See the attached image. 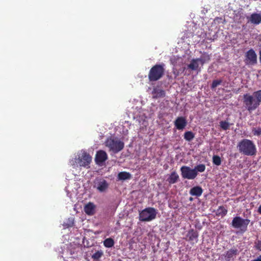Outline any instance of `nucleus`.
Here are the masks:
<instances>
[{
  "label": "nucleus",
  "instance_id": "f257e3e1",
  "mask_svg": "<svg viewBox=\"0 0 261 261\" xmlns=\"http://www.w3.org/2000/svg\"><path fill=\"white\" fill-rule=\"evenodd\" d=\"M243 102L249 113L255 111L261 103V90L254 91L252 95L249 93L244 94Z\"/></svg>",
  "mask_w": 261,
  "mask_h": 261
},
{
  "label": "nucleus",
  "instance_id": "f03ea898",
  "mask_svg": "<svg viewBox=\"0 0 261 261\" xmlns=\"http://www.w3.org/2000/svg\"><path fill=\"white\" fill-rule=\"evenodd\" d=\"M237 148L239 152L245 155L254 156L257 152L256 147L254 142L247 139L240 141L238 144Z\"/></svg>",
  "mask_w": 261,
  "mask_h": 261
},
{
  "label": "nucleus",
  "instance_id": "7ed1b4c3",
  "mask_svg": "<svg viewBox=\"0 0 261 261\" xmlns=\"http://www.w3.org/2000/svg\"><path fill=\"white\" fill-rule=\"evenodd\" d=\"M165 64H156L150 69L148 77L150 82H155L160 80L164 75L165 69Z\"/></svg>",
  "mask_w": 261,
  "mask_h": 261
},
{
  "label": "nucleus",
  "instance_id": "20e7f679",
  "mask_svg": "<svg viewBox=\"0 0 261 261\" xmlns=\"http://www.w3.org/2000/svg\"><path fill=\"white\" fill-rule=\"evenodd\" d=\"M249 222V219H243L241 217L237 216L233 218L231 226L234 228L239 229L240 232L243 233L247 231Z\"/></svg>",
  "mask_w": 261,
  "mask_h": 261
},
{
  "label": "nucleus",
  "instance_id": "39448f33",
  "mask_svg": "<svg viewBox=\"0 0 261 261\" xmlns=\"http://www.w3.org/2000/svg\"><path fill=\"white\" fill-rule=\"evenodd\" d=\"M157 212L153 207H147L142 210L139 214V220L142 222L150 221L156 217Z\"/></svg>",
  "mask_w": 261,
  "mask_h": 261
},
{
  "label": "nucleus",
  "instance_id": "423d86ee",
  "mask_svg": "<svg viewBox=\"0 0 261 261\" xmlns=\"http://www.w3.org/2000/svg\"><path fill=\"white\" fill-rule=\"evenodd\" d=\"M106 146L110 150L114 153H117L124 148V143L122 141L115 140L111 138H108L105 142Z\"/></svg>",
  "mask_w": 261,
  "mask_h": 261
},
{
  "label": "nucleus",
  "instance_id": "0eeeda50",
  "mask_svg": "<svg viewBox=\"0 0 261 261\" xmlns=\"http://www.w3.org/2000/svg\"><path fill=\"white\" fill-rule=\"evenodd\" d=\"M181 174L182 177L185 179H195L198 173L196 170L191 169L190 167L183 166L180 168Z\"/></svg>",
  "mask_w": 261,
  "mask_h": 261
},
{
  "label": "nucleus",
  "instance_id": "6e6552de",
  "mask_svg": "<svg viewBox=\"0 0 261 261\" xmlns=\"http://www.w3.org/2000/svg\"><path fill=\"white\" fill-rule=\"evenodd\" d=\"M244 62L247 65H254L257 64V55L252 48L245 53Z\"/></svg>",
  "mask_w": 261,
  "mask_h": 261
},
{
  "label": "nucleus",
  "instance_id": "1a4fd4ad",
  "mask_svg": "<svg viewBox=\"0 0 261 261\" xmlns=\"http://www.w3.org/2000/svg\"><path fill=\"white\" fill-rule=\"evenodd\" d=\"M92 157L86 151H83L77 159V163L80 166L86 168L90 167L89 165L91 162Z\"/></svg>",
  "mask_w": 261,
  "mask_h": 261
},
{
  "label": "nucleus",
  "instance_id": "9d476101",
  "mask_svg": "<svg viewBox=\"0 0 261 261\" xmlns=\"http://www.w3.org/2000/svg\"><path fill=\"white\" fill-rule=\"evenodd\" d=\"M198 232L196 230L191 229L188 231L185 239L191 244H194L198 242Z\"/></svg>",
  "mask_w": 261,
  "mask_h": 261
},
{
  "label": "nucleus",
  "instance_id": "9b49d317",
  "mask_svg": "<svg viewBox=\"0 0 261 261\" xmlns=\"http://www.w3.org/2000/svg\"><path fill=\"white\" fill-rule=\"evenodd\" d=\"M107 159L108 155L106 151L102 150H100L97 151L95 155V161L97 165H101Z\"/></svg>",
  "mask_w": 261,
  "mask_h": 261
},
{
  "label": "nucleus",
  "instance_id": "f8f14e48",
  "mask_svg": "<svg viewBox=\"0 0 261 261\" xmlns=\"http://www.w3.org/2000/svg\"><path fill=\"white\" fill-rule=\"evenodd\" d=\"M174 125L177 129L183 130L187 125V121L184 117H178L174 122Z\"/></svg>",
  "mask_w": 261,
  "mask_h": 261
},
{
  "label": "nucleus",
  "instance_id": "ddd939ff",
  "mask_svg": "<svg viewBox=\"0 0 261 261\" xmlns=\"http://www.w3.org/2000/svg\"><path fill=\"white\" fill-rule=\"evenodd\" d=\"M95 187L100 192H105L109 188V184L104 179H99L95 182Z\"/></svg>",
  "mask_w": 261,
  "mask_h": 261
},
{
  "label": "nucleus",
  "instance_id": "4468645a",
  "mask_svg": "<svg viewBox=\"0 0 261 261\" xmlns=\"http://www.w3.org/2000/svg\"><path fill=\"white\" fill-rule=\"evenodd\" d=\"M248 22L254 25L261 23V13H253L250 16L247 17Z\"/></svg>",
  "mask_w": 261,
  "mask_h": 261
},
{
  "label": "nucleus",
  "instance_id": "2eb2a0df",
  "mask_svg": "<svg viewBox=\"0 0 261 261\" xmlns=\"http://www.w3.org/2000/svg\"><path fill=\"white\" fill-rule=\"evenodd\" d=\"M152 95L153 99L164 97L165 96V92L163 89L154 88L152 91Z\"/></svg>",
  "mask_w": 261,
  "mask_h": 261
},
{
  "label": "nucleus",
  "instance_id": "dca6fc26",
  "mask_svg": "<svg viewBox=\"0 0 261 261\" xmlns=\"http://www.w3.org/2000/svg\"><path fill=\"white\" fill-rule=\"evenodd\" d=\"M202 192L203 190L201 187L195 186L191 189L189 193L192 196L199 197L202 195Z\"/></svg>",
  "mask_w": 261,
  "mask_h": 261
},
{
  "label": "nucleus",
  "instance_id": "f3484780",
  "mask_svg": "<svg viewBox=\"0 0 261 261\" xmlns=\"http://www.w3.org/2000/svg\"><path fill=\"white\" fill-rule=\"evenodd\" d=\"M179 175L175 171H173L169 175L167 179V181L170 184H174L178 181L179 180Z\"/></svg>",
  "mask_w": 261,
  "mask_h": 261
},
{
  "label": "nucleus",
  "instance_id": "a211bd4d",
  "mask_svg": "<svg viewBox=\"0 0 261 261\" xmlns=\"http://www.w3.org/2000/svg\"><path fill=\"white\" fill-rule=\"evenodd\" d=\"M94 205L92 203L89 202L85 206L84 211L87 215H91L94 214Z\"/></svg>",
  "mask_w": 261,
  "mask_h": 261
},
{
  "label": "nucleus",
  "instance_id": "6ab92c4d",
  "mask_svg": "<svg viewBox=\"0 0 261 261\" xmlns=\"http://www.w3.org/2000/svg\"><path fill=\"white\" fill-rule=\"evenodd\" d=\"M238 253L237 249H231L227 251L226 253L225 258L227 260H229L233 256H236Z\"/></svg>",
  "mask_w": 261,
  "mask_h": 261
},
{
  "label": "nucleus",
  "instance_id": "aec40b11",
  "mask_svg": "<svg viewBox=\"0 0 261 261\" xmlns=\"http://www.w3.org/2000/svg\"><path fill=\"white\" fill-rule=\"evenodd\" d=\"M200 59H193L191 63L188 65V68L192 70H196L199 67L198 62L199 61Z\"/></svg>",
  "mask_w": 261,
  "mask_h": 261
},
{
  "label": "nucleus",
  "instance_id": "412c9836",
  "mask_svg": "<svg viewBox=\"0 0 261 261\" xmlns=\"http://www.w3.org/2000/svg\"><path fill=\"white\" fill-rule=\"evenodd\" d=\"M132 177L131 174L129 172L125 171L120 172L118 174V178L119 180H126L130 179Z\"/></svg>",
  "mask_w": 261,
  "mask_h": 261
},
{
  "label": "nucleus",
  "instance_id": "4be33fe9",
  "mask_svg": "<svg viewBox=\"0 0 261 261\" xmlns=\"http://www.w3.org/2000/svg\"><path fill=\"white\" fill-rule=\"evenodd\" d=\"M103 255V252L101 250L96 251L92 255L91 258L94 261H99L100 258Z\"/></svg>",
  "mask_w": 261,
  "mask_h": 261
},
{
  "label": "nucleus",
  "instance_id": "5701e85b",
  "mask_svg": "<svg viewBox=\"0 0 261 261\" xmlns=\"http://www.w3.org/2000/svg\"><path fill=\"white\" fill-rule=\"evenodd\" d=\"M227 213V210L223 206H219L216 211V215L222 217L225 216Z\"/></svg>",
  "mask_w": 261,
  "mask_h": 261
},
{
  "label": "nucleus",
  "instance_id": "b1692460",
  "mask_svg": "<svg viewBox=\"0 0 261 261\" xmlns=\"http://www.w3.org/2000/svg\"><path fill=\"white\" fill-rule=\"evenodd\" d=\"M195 137L194 134L192 131H187L184 133V138L188 142L191 141Z\"/></svg>",
  "mask_w": 261,
  "mask_h": 261
},
{
  "label": "nucleus",
  "instance_id": "393cba45",
  "mask_svg": "<svg viewBox=\"0 0 261 261\" xmlns=\"http://www.w3.org/2000/svg\"><path fill=\"white\" fill-rule=\"evenodd\" d=\"M114 240L111 238H107L103 241V245L106 248H111L114 246Z\"/></svg>",
  "mask_w": 261,
  "mask_h": 261
},
{
  "label": "nucleus",
  "instance_id": "a878e982",
  "mask_svg": "<svg viewBox=\"0 0 261 261\" xmlns=\"http://www.w3.org/2000/svg\"><path fill=\"white\" fill-rule=\"evenodd\" d=\"M213 163L216 166H220L221 164V158L217 155H214L212 158Z\"/></svg>",
  "mask_w": 261,
  "mask_h": 261
},
{
  "label": "nucleus",
  "instance_id": "bb28decb",
  "mask_svg": "<svg viewBox=\"0 0 261 261\" xmlns=\"http://www.w3.org/2000/svg\"><path fill=\"white\" fill-rule=\"evenodd\" d=\"M199 61L201 62L202 64L210 60V56L207 54L204 53L202 55L201 58H199Z\"/></svg>",
  "mask_w": 261,
  "mask_h": 261
},
{
  "label": "nucleus",
  "instance_id": "cd10ccee",
  "mask_svg": "<svg viewBox=\"0 0 261 261\" xmlns=\"http://www.w3.org/2000/svg\"><path fill=\"white\" fill-rule=\"evenodd\" d=\"M220 126L222 129L226 130L229 129L230 124L226 121H221L220 122Z\"/></svg>",
  "mask_w": 261,
  "mask_h": 261
},
{
  "label": "nucleus",
  "instance_id": "c85d7f7f",
  "mask_svg": "<svg viewBox=\"0 0 261 261\" xmlns=\"http://www.w3.org/2000/svg\"><path fill=\"white\" fill-rule=\"evenodd\" d=\"M194 170H196V172H202L205 170V166L204 164H199L195 167Z\"/></svg>",
  "mask_w": 261,
  "mask_h": 261
},
{
  "label": "nucleus",
  "instance_id": "c756f323",
  "mask_svg": "<svg viewBox=\"0 0 261 261\" xmlns=\"http://www.w3.org/2000/svg\"><path fill=\"white\" fill-rule=\"evenodd\" d=\"M222 81L221 80H214L212 82L211 88L212 89H214L217 87L218 85H220L222 83Z\"/></svg>",
  "mask_w": 261,
  "mask_h": 261
},
{
  "label": "nucleus",
  "instance_id": "7c9ffc66",
  "mask_svg": "<svg viewBox=\"0 0 261 261\" xmlns=\"http://www.w3.org/2000/svg\"><path fill=\"white\" fill-rule=\"evenodd\" d=\"M252 132L254 136H259L261 135V128H253L252 129Z\"/></svg>",
  "mask_w": 261,
  "mask_h": 261
},
{
  "label": "nucleus",
  "instance_id": "2f4dec72",
  "mask_svg": "<svg viewBox=\"0 0 261 261\" xmlns=\"http://www.w3.org/2000/svg\"><path fill=\"white\" fill-rule=\"evenodd\" d=\"M255 247L257 250L261 251V240H258L256 242H255Z\"/></svg>",
  "mask_w": 261,
  "mask_h": 261
},
{
  "label": "nucleus",
  "instance_id": "473e14b6",
  "mask_svg": "<svg viewBox=\"0 0 261 261\" xmlns=\"http://www.w3.org/2000/svg\"><path fill=\"white\" fill-rule=\"evenodd\" d=\"M251 261H261V254L258 256L256 259H254Z\"/></svg>",
  "mask_w": 261,
  "mask_h": 261
},
{
  "label": "nucleus",
  "instance_id": "72a5a7b5",
  "mask_svg": "<svg viewBox=\"0 0 261 261\" xmlns=\"http://www.w3.org/2000/svg\"><path fill=\"white\" fill-rule=\"evenodd\" d=\"M257 212L258 213V214L261 215V204L259 206L258 208Z\"/></svg>",
  "mask_w": 261,
  "mask_h": 261
},
{
  "label": "nucleus",
  "instance_id": "f704fd0d",
  "mask_svg": "<svg viewBox=\"0 0 261 261\" xmlns=\"http://www.w3.org/2000/svg\"><path fill=\"white\" fill-rule=\"evenodd\" d=\"M190 200H193V198H190Z\"/></svg>",
  "mask_w": 261,
  "mask_h": 261
},
{
  "label": "nucleus",
  "instance_id": "c9c22d12",
  "mask_svg": "<svg viewBox=\"0 0 261 261\" xmlns=\"http://www.w3.org/2000/svg\"><path fill=\"white\" fill-rule=\"evenodd\" d=\"M259 225L261 226V222H259Z\"/></svg>",
  "mask_w": 261,
  "mask_h": 261
}]
</instances>
